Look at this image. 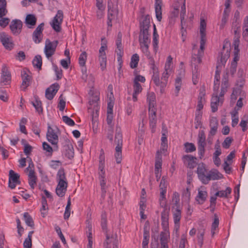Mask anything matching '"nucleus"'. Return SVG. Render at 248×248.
<instances>
[{"label": "nucleus", "mask_w": 248, "mask_h": 248, "mask_svg": "<svg viewBox=\"0 0 248 248\" xmlns=\"http://www.w3.org/2000/svg\"><path fill=\"white\" fill-rule=\"evenodd\" d=\"M198 150L200 158L203 157L206 146V136L204 130H200L198 135Z\"/></svg>", "instance_id": "nucleus-3"}, {"label": "nucleus", "mask_w": 248, "mask_h": 248, "mask_svg": "<svg viewBox=\"0 0 248 248\" xmlns=\"http://www.w3.org/2000/svg\"><path fill=\"white\" fill-rule=\"evenodd\" d=\"M184 163L190 169H193L196 165V158L191 155H185L182 157Z\"/></svg>", "instance_id": "nucleus-25"}, {"label": "nucleus", "mask_w": 248, "mask_h": 248, "mask_svg": "<svg viewBox=\"0 0 248 248\" xmlns=\"http://www.w3.org/2000/svg\"><path fill=\"white\" fill-rule=\"evenodd\" d=\"M205 94V91L204 90L201 91L199 93L196 112L199 111H201V110L203 108V104L205 102L204 98Z\"/></svg>", "instance_id": "nucleus-35"}, {"label": "nucleus", "mask_w": 248, "mask_h": 248, "mask_svg": "<svg viewBox=\"0 0 248 248\" xmlns=\"http://www.w3.org/2000/svg\"><path fill=\"white\" fill-rule=\"evenodd\" d=\"M185 152L188 153L196 151V148L192 143L186 142L184 144Z\"/></svg>", "instance_id": "nucleus-58"}, {"label": "nucleus", "mask_w": 248, "mask_h": 248, "mask_svg": "<svg viewBox=\"0 0 248 248\" xmlns=\"http://www.w3.org/2000/svg\"><path fill=\"white\" fill-rule=\"evenodd\" d=\"M150 27V17L149 15L144 16L142 21L140 22L139 43L140 49L146 55L149 54V47L151 43L150 34L149 29Z\"/></svg>", "instance_id": "nucleus-1"}, {"label": "nucleus", "mask_w": 248, "mask_h": 248, "mask_svg": "<svg viewBox=\"0 0 248 248\" xmlns=\"http://www.w3.org/2000/svg\"><path fill=\"white\" fill-rule=\"evenodd\" d=\"M242 35L246 40H248V16H246L244 20Z\"/></svg>", "instance_id": "nucleus-45"}, {"label": "nucleus", "mask_w": 248, "mask_h": 248, "mask_svg": "<svg viewBox=\"0 0 248 248\" xmlns=\"http://www.w3.org/2000/svg\"><path fill=\"white\" fill-rule=\"evenodd\" d=\"M107 48V46L106 44H102L99 50V61L100 65L102 71L106 68L107 56L105 50Z\"/></svg>", "instance_id": "nucleus-11"}, {"label": "nucleus", "mask_w": 248, "mask_h": 248, "mask_svg": "<svg viewBox=\"0 0 248 248\" xmlns=\"http://www.w3.org/2000/svg\"><path fill=\"white\" fill-rule=\"evenodd\" d=\"M160 240L161 248H169L168 242L170 238V232L169 230H164L160 234Z\"/></svg>", "instance_id": "nucleus-23"}, {"label": "nucleus", "mask_w": 248, "mask_h": 248, "mask_svg": "<svg viewBox=\"0 0 248 248\" xmlns=\"http://www.w3.org/2000/svg\"><path fill=\"white\" fill-rule=\"evenodd\" d=\"M59 88V85L57 83H54L48 87L46 91L45 96L48 100H52Z\"/></svg>", "instance_id": "nucleus-20"}, {"label": "nucleus", "mask_w": 248, "mask_h": 248, "mask_svg": "<svg viewBox=\"0 0 248 248\" xmlns=\"http://www.w3.org/2000/svg\"><path fill=\"white\" fill-rule=\"evenodd\" d=\"M48 210L47 201L44 196L42 197V208L40 209L42 217H45L47 215Z\"/></svg>", "instance_id": "nucleus-43"}, {"label": "nucleus", "mask_w": 248, "mask_h": 248, "mask_svg": "<svg viewBox=\"0 0 248 248\" xmlns=\"http://www.w3.org/2000/svg\"><path fill=\"white\" fill-rule=\"evenodd\" d=\"M162 207L164 209L161 214V225L163 230H169V209L167 208V206Z\"/></svg>", "instance_id": "nucleus-18"}, {"label": "nucleus", "mask_w": 248, "mask_h": 248, "mask_svg": "<svg viewBox=\"0 0 248 248\" xmlns=\"http://www.w3.org/2000/svg\"><path fill=\"white\" fill-rule=\"evenodd\" d=\"M63 18V12L59 10L57 11V14L54 16L52 23H51V27L53 29L58 32L61 30V25L62 22Z\"/></svg>", "instance_id": "nucleus-8"}, {"label": "nucleus", "mask_w": 248, "mask_h": 248, "mask_svg": "<svg viewBox=\"0 0 248 248\" xmlns=\"http://www.w3.org/2000/svg\"><path fill=\"white\" fill-rule=\"evenodd\" d=\"M23 217L25 223L28 226L31 227L34 226V222L32 218L28 212H25L24 213Z\"/></svg>", "instance_id": "nucleus-53"}, {"label": "nucleus", "mask_w": 248, "mask_h": 248, "mask_svg": "<svg viewBox=\"0 0 248 248\" xmlns=\"http://www.w3.org/2000/svg\"><path fill=\"white\" fill-rule=\"evenodd\" d=\"M230 56V49L229 48L226 49L225 45H224L223 49L217 58L216 68L219 69L222 66H224Z\"/></svg>", "instance_id": "nucleus-4"}, {"label": "nucleus", "mask_w": 248, "mask_h": 248, "mask_svg": "<svg viewBox=\"0 0 248 248\" xmlns=\"http://www.w3.org/2000/svg\"><path fill=\"white\" fill-rule=\"evenodd\" d=\"M46 138L49 142L54 145V150L57 151L58 149V136L55 129H53L49 124H48L46 133Z\"/></svg>", "instance_id": "nucleus-5"}, {"label": "nucleus", "mask_w": 248, "mask_h": 248, "mask_svg": "<svg viewBox=\"0 0 248 248\" xmlns=\"http://www.w3.org/2000/svg\"><path fill=\"white\" fill-rule=\"evenodd\" d=\"M58 43L57 40L53 42L50 41L48 39L46 40L44 51L47 58L51 57L55 53Z\"/></svg>", "instance_id": "nucleus-7"}, {"label": "nucleus", "mask_w": 248, "mask_h": 248, "mask_svg": "<svg viewBox=\"0 0 248 248\" xmlns=\"http://www.w3.org/2000/svg\"><path fill=\"white\" fill-rule=\"evenodd\" d=\"M202 52L200 51H198L197 54L193 55L192 56L191 62L192 64L195 66V69L196 70V73H197L196 66L198 64L202 62Z\"/></svg>", "instance_id": "nucleus-38"}, {"label": "nucleus", "mask_w": 248, "mask_h": 248, "mask_svg": "<svg viewBox=\"0 0 248 248\" xmlns=\"http://www.w3.org/2000/svg\"><path fill=\"white\" fill-rule=\"evenodd\" d=\"M139 62V55L137 54H133L131 58V62L130 63V67L132 69L136 68L137 67Z\"/></svg>", "instance_id": "nucleus-51"}, {"label": "nucleus", "mask_w": 248, "mask_h": 248, "mask_svg": "<svg viewBox=\"0 0 248 248\" xmlns=\"http://www.w3.org/2000/svg\"><path fill=\"white\" fill-rule=\"evenodd\" d=\"M219 225V219L216 214L214 215V220L212 224L211 233L213 236L215 233V230L218 228Z\"/></svg>", "instance_id": "nucleus-56"}, {"label": "nucleus", "mask_w": 248, "mask_h": 248, "mask_svg": "<svg viewBox=\"0 0 248 248\" xmlns=\"http://www.w3.org/2000/svg\"><path fill=\"white\" fill-rule=\"evenodd\" d=\"M162 151H157L155 157V171H161L162 159Z\"/></svg>", "instance_id": "nucleus-28"}, {"label": "nucleus", "mask_w": 248, "mask_h": 248, "mask_svg": "<svg viewBox=\"0 0 248 248\" xmlns=\"http://www.w3.org/2000/svg\"><path fill=\"white\" fill-rule=\"evenodd\" d=\"M206 171V168L204 164L203 163L199 164L197 167V173L198 175L199 179L203 183L206 177V175L205 174Z\"/></svg>", "instance_id": "nucleus-29"}, {"label": "nucleus", "mask_w": 248, "mask_h": 248, "mask_svg": "<svg viewBox=\"0 0 248 248\" xmlns=\"http://www.w3.org/2000/svg\"><path fill=\"white\" fill-rule=\"evenodd\" d=\"M232 192V189L230 187H227L225 190L218 191L216 193V196L220 198H228L229 195Z\"/></svg>", "instance_id": "nucleus-44"}, {"label": "nucleus", "mask_w": 248, "mask_h": 248, "mask_svg": "<svg viewBox=\"0 0 248 248\" xmlns=\"http://www.w3.org/2000/svg\"><path fill=\"white\" fill-rule=\"evenodd\" d=\"M99 180L101 187V198L103 201L105 199L106 193L105 171L104 169H99Z\"/></svg>", "instance_id": "nucleus-15"}, {"label": "nucleus", "mask_w": 248, "mask_h": 248, "mask_svg": "<svg viewBox=\"0 0 248 248\" xmlns=\"http://www.w3.org/2000/svg\"><path fill=\"white\" fill-rule=\"evenodd\" d=\"M159 35L157 34V30L155 25H154L153 46L154 49L156 51L158 48Z\"/></svg>", "instance_id": "nucleus-47"}, {"label": "nucleus", "mask_w": 248, "mask_h": 248, "mask_svg": "<svg viewBox=\"0 0 248 248\" xmlns=\"http://www.w3.org/2000/svg\"><path fill=\"white\" fill-rule=\"evenodd\" d=\"M180 3H176L173 6V10L171 12L170 15L172 17H178L179 13Z\"/></svg>", "instance_id": "nucleus-64"}, {"label": "nucleus", "mask_w": 248, "mask_h": 248, "mask_svg": "<svg viewBox=\"0 0 248 248\" xmlns=\"http://www.w3.org/2000/svg\"><path fill=\"white\" fill-rule=\"evenodd\" d=\"M162 0H155V6L156 17L158 21H160L162 19Z\"/></svg>", "instance_id": "nucleus-31"}, {"label": "nucleus", "mask_w": 248, "mask_h": 248, "mask_svg": "<svg viewBox=\"0 0 248 248\" xmlns=\"http://www.w3.org/2000/svg\"><path fill=\"white\" fill-rule=\"evenodd\" d=\"M224 98L220 95L218 96L217 93H214L211 100V108L212 111L215 112L217 110L218 106L220 104H222Z\"/></svg>", "instance_id": "nucleus-14"}, {"label": "nucleus", "mask_w": 248, "mask_h": 248, "mask_svg": "<svg viewBox=\"0 0 248 248\" xmlns=\"http://www.w3.org/2000/svg\"><path fill=\"white\" fill-rule=\"evenodd\" d=\"M150 238L149 230L146 226L143 228V239L142 242V248H148V244Z\"/></svg>", "instance_id": "nucleus-34"}, {"label": "nucleus", "mask_w": 248, "mask_h": 248, "mask_svg": "<svg viewBox=\"0 0 248 248\" xmlns=\"http://www.w3.org/2000/svg\"><path fill=\"white\" fill-rule=\"evenodd\" d=\"M149 124L151 129L152 133H154L155 131L156 124V109H153L149 110Z\"/></svg>", "instance_id": "nucleus-22"}, {"label": "nucleus", "mask_w": 248, "mask_h": 248, "mask_svg": "<svg viewBox=\"0 0 248 248\" xmlns=\"http://www.w3.org/2000/svg\"><path fill=\"white\" fill-rule=\"evenodd\" d=\"M58 184L68 185L66 181L65 173L63 168L60 169L57 174Z\"/></svg>", "instance_id": "nucleus-36"}, {"label": "nucleus", "mask_w": 248, "mask_h": 248, "mask_svg": "<svg viewBox=\"0 0 248 248\" xmlns=\"http://www.w3.org/2000/svg\"><path fill=\"white\" fill-rule=\"evenodd\" d=\"M223 178V175L220 173L217 170H210L209 173L206 175V177L204 181L203 184H206L208 183V182L212 180H216L221 179Z\"/></svg>", "instance_id": "nucleus-21"}, {"label": "nucleus", "mask_w": 248, "mask_h": 248, "mask_svg": "<svg viewBox=\"0 0 248 248\" xmlns=\"http://www.w3.org/2000/svg\"><path fill=\"white\" fill-rule=\"evenodd\" d=\"M182 84V79L181 78L178 77L175 79V95L177 96L179 94V92L181 89Z\"/></svg>", "instance_id": "nucleus-62"}, {"label": "nucleus", "mask_w": 248, "mask_h": 248, "mask_svg": "<svg viewBox=\"0 0 248 248\" xmlns=\"http://www.w3.org/2000/svg\"><path fill=\"white\" fill-rule=\"evenodd\" d=\"M230 14V11H227V10H224L223 13V16L221 19V23L219 25L220 29H223L226 23L228 21Z\"/></svg>", "instance_id": "nucleus-48"}, {"label": "nucleus", "mask_w": 248, "mask_h": 248, "mask_svg": "<svg viewBox=\"0 0 248 248\" xmlns=\"http://www.w3.org/2000/svg\"><path fill=\"white\" fill-rule=\"evenodd\" d=\"M65 142L66 144L63 146L64 155L65 157L71 159L74 156V148L69 140H66Z\"/></svg>", "instance_id": "nucleus-24"}, {"label": "nucleus", "mask_w": 248, "mask_h": 248, "mask_svg": "<svg viewBox=\"0 0 248 248\" xmlns=\"http://www.w3.org/2000/svg\"><path fill=\"white\" fill-rule=\"evenodd\" d=\"M179 202H180V195L177 192H174L173 193L171 202L173 204L175 205L176 207H180L179 206Z\"/></svg>", "instance_id": "nucleus-57"}, {"label": "nucleus", "mask_w": 248, "mask_h": 248, "mask_svg": "<svg viewBox=\"0 0 248 248\" xmlns=\"http://www.w3.org/2000/svg\"><path fill=\"white\" fill-rule=\"evenodd\" d=\"M181 213V210L180 207L175 208L174 210L173 211L174 223L175 226H177L178 227H179L180 226V221L182 217Z\"/></svg>", "instance_id": "nucleus-32"}, {"label": "nucleus", "mask_w": 248, "mask_h": 248, "mask_svg": "<svg viewBox=\"0 0 248 248\" xmlns=\"http://www.w3.org/2000/svg\"><path fill=\"white\" fill-rule=\"evenodd\" d=\"M29 183L32 189H34L35 186L36 185L37 177L35 174L34 171H31V172L28 173Z\"/></svg>", "instance_id": "nucleus-41"}, {"label": "nucleus", "mask_w": 248, "mask_h": 248, "mask_svg": "<svg viewBox=\"0 0 248 248\" xmlns=\"http://www.w3.org/2000/svg\"><path fill=\"white\" fill-rule=\"evenodd\" d=\"M32 64L34 67H37L39 69H41L42 65V59L40 55H36L32 61Z\"/></svg>", "instance_id": "nucleus-50"}, {"label": "nucleus", "mask_w": 248, "mask_h": 248, "mask_svg": "<svg viewBox=\"0 0 248 248\" xmlns=\"http://www.w3.org/2000/svg\"><path fill=\"white\" fill-rule=\"evenodd\" d=\"M205 233V230L204 229H201L198 231L197 238L198 242L200 246L201 247L202 246L203 242V236Z\"/></svg>", "instance_id": "nucleus-60"}, {"label": "nucleus", "mask_w": 248, "mask_h": 248, "mask_svg": "<svg viewBox=\"0 0 248 248\" xmlns=\"http://www.w3.org/2000/svg\"><path fill=\"white\" fill-rule=\"evenodd\" d=\"M22 25V22L20 20H12L10 25V28L12 33L15 35L19 34L21 31Z\"/></svg>", "instance_id": "nucleus-19"}, {"label": "nucleus", "mask_w": 248, "mask_h": 248, "mask_svg": "<svg viewBox=\"0 0 248 248\" xmlns=\"http://www.w3.org/2000/svg\"><path fill=\"white\" fill-rule=\"evenodd\" d=\"M152 80L156 86L160 88V93H163L167 84L161 79L160 80L158 71L154 72Z\"/></svg>", "instance_id": "nucleus-16"}, {"label": "nucleus", "mask_w": 248, "mask_h": 248, "mask_svg": "<svg viewBox=\"0 0 248 248\" xmlns=\"http://www.w3.org/2000/svg\"><path fill=\"white\" fill-rule=\"evenodd\" d=\"M229 86L228 80L226 78H224L222 79V82L221 84V92L220 93L219 95L221 97H223L224 94L227 91V88Z\"/></svg>", "instance_id": "nucleus-49"}, {"label": "nucleus", "mask_w": 248, "mask_h": 248, "mask_svg": "<svg viewBox=\"0 0 248 248\" xmlns=\"http://www.w3.org/2000/svg\"><path fill=\"white\" fill-rule=\"evenodd\" d=\"M68 185L58 184L56 188V193L60 197H62L64 196L67 190Z\"/></svg>", "instance_id": "nucleus-39"}, {"label": "nucleus", "mask_w": 248, "mask_h": 248, "mask_svg": "<svg viewBox=\"0 0 248 248\" xmlns=\"http://www.w3.org/2000/svg\"><path fill=\"white\" fill-rule=\"evenodd\" d=\"M122 148L119 147H116L115 148L116 153L115 157L116 162L118 164L120 163L122 161Z\"/></svg>", "instance_id": "nucleus-61"}, {"label": "nucleus", "mask_w": 248, "mask_h": 248, "mask_svg": "<svg viewBox=\"0 0 248 248\" xmlns=\"http://www.w3.org/2000/svg\"><path fill=\"white\" fill-rule=\"evenodd\" d=\"M9 176L8 186L10 188L14 189L16 185L20 184V175L13 170H11L9 171Z\"/></svg>", "instance_id": "nucleus-10"}, {"label": "nucleus", "mask_w": 248, "mask_h": 248, "mask_svg": "<svg viewBox=\"0 0 248 248\" xmlns=\"http://www.w3.org/2000/svg\"><path fill=\"white\" fill-rule=\"evenodd\" d=\"M37 19L35 16L33 15L29 14L26 16L25 22L27 25H30L28 26L29 28H32L36 23Z\"/></svg>", "instance_id": "nucleus-40"}, {"label": "nucleus", "mask_w": 248, "mask_h": 248, "mask_svg": "<svg viewBox=\"0 0 248 248\" xmlns=\"http://www.w3.org/2000/svg\"><path fill=\"white\" fill-rule=\"evenodd\" d=\"M31 103L33 107L35 108L36 110L39 113H41L43 112L42 103L40 100L36 98L35 101L34 102H32Z\"/></svg>", "instance_id": "nucleus-59"}, {"label": "nucleus", "mask_w": 248, "mask_h": 248, "mask_svg": "<svg viewBox=\"0 0 248 248\" xmlns=\"http://www.w3.org/2000/svg\"><path fill=\"white\" fill-rule=\"evenodd\" d=\"M181 2L180 3V7H181V12H180V18H181V23L182 26H183V22H184V19L186 16V0H181Z\"/></svg>", "instance_id": "nucleus-42"}, {"label": "nucleus", "mask_w": 248, "mask_h": 248, "mask_svg": "<svg viewBox=\"0 0 248 248\" xmlns=\"http://www.w3.org/2000/svg\"><path fill=\"white\" fill-rule=\"evenodd\" d=\"M202 118V112L199 111L196 112V116L195 118V128L198 129L201 128L202 126V123L201 121Z\"/></svg>", "instance_id": "nucleus-46"}, {"label": "nucleus", "mask_w": 248, "mask_h": 248, "mask_svg": "<svg viewBox=\"0 0 248 248\" xmlns=\"http://www.w3.org/2000/svg\"><path fill=\"white\" fill-rule=\"evenodd\" d=\"M231 114L232 118V125L234 127L237 124L239 121L238 110H236L235 108L234 110L231 112Z\"/></svg>", "instance_id": "nucleus-52"}, {"label": "nucleus", "mask_w": 248, "mask_h": 248, "mask_svg": "<svg viewBox=\"0 0 248 248\" xmlns=\"http://www.w3.org/2000/svg\"><path fill=\"white\" fill-rule=\"evenodd\" d=\"M11 80V75L7 67L3 64L1 69V76L0 84L1 85H8L10 83Z\"/></svg>", "instance_id": "nucleus-13"}, {"label": "nucleus", "mask_w": 248, "mask_h": 248, "mask_svg": "<svg viewBox=\"0 0 248 248\" xmlns=\"http://www.w3.org/2000/svg\"><path fill=\"white\" fill-rule=\"evenodd\" d=\"M115 142L117 144L116 147H122L123 136L121 129L117 127L115 137Z\"/></svg>", "instance_id": "nucleus-37"}, {"label": "nucleus", "mask_w": 248, "mask_h": 248, "mask_svg": "<svg viewBox=\"0 0 248 248\" xmlns=\"http://www.w3.org/2000/svg\"><path fill=\"white\" fill-rule=\"evenodd\" d=\"M133 93L132 94V99L134 102L138 100V95L142 91V88L139 82H133Z\"/></svg>", "instance_id": "nucleus-33"}, {"label": "nucleus", "mask_w": 248, "mask_h": 248, "mask_svg": "<svg viewBox=\"0 0 248 248\" xmlns=\"http://www.w3.org/2000/svg\"><path fill=\"white\" fill-rule=\"evenodd\" d=\"M7 2L6 0H0V26L5 28L9 24L10 19L8 18H2L7 13L6 9Z\"/></svg>", "instance_id": "nucleus-6"}, {"label": "nucleus", "mask_w": 248, "mask_h": 248, "mask_svg": "<svg viewBox=\"0 0 248 248\" xmlns=\"http://www.w3.org/2000/svg\"><path fill=\"white\" fill-rule=\"evenodd\" d=\"M161 146V147L160 151H161L162 152L166 151L168 145L167 139L165 133H162Z\"/></svg>", "instance_id": "nucleus-55"}, {"label": "nucleus", "mask_w": 248, "mask_h": 248, "mask_svg": "<svg viewBox=\"0 0 248 248\" xmlns=\"http://www.w3.org/2000/svg\"><path fill=\"white\" fill-rule=\"evenodd\" d=\"M112 6V3L109 1H108V19H114L115 17V15L116 13V11L113 10V9L111 7Z\"/></svg>", "instance_id": "nucleus-54"}, {"label": "nucleus", "mask_w": 248, "mask_h": 248, "mask_svg": "<svg viewBox=\"0 0 248 248\" xmlns=\"http://www.w3.org/2000/svg\"><path fill=\"white\" fill-rule=\"evenodd\" d=\"M167 185L168 184L166 177L163 176L161 178L159 185L160 197L159 201L161 207L166 206L167 201L166 198V194L167 192Z\"/></svg>", "instance_id": "nucleus-2"}, {"label": "nucleus", "mask_w": 248, "mask_h": 248, "mask_svg": "<svg viewBox=\"0 0 248 248\" xmlns=\"http://www.w3.org/2000/svg\"><path fill=\"white\" fill-rule=\"evenodd\" d=\"M44 23H41L37 27L33 32L32 39L36 44L39 43L42 40L43 35L42 31L44 30Z\"/></svg>", "instance_id": "nucleus-17"}, {"label": "nucleus", "mask_w": 248, "mask_h": 248, "mask_svg": "<svg viewBox=\"0 0 248 248\" xmlns=\"http://www.w3.org/2000/svg\"><path fill=\"white\" fill-rule=\"evenodd\" d=\"M87 54L85 51L81 53L78 58V62L80 66H85Z\"/></svg>", "instance_id": "nucleus-63"}, {"label": "nucleus", "mask_w": 248, "mask_h": 248, "mask_svg": "<svg viewBox=\"0 0 248 248\" xmlns=\"http://www.w3.org/2000/svg\"><path fill=\"white\" fill-rule=\"evenodd\" d=\"M30 72L27 69H24L21 71V76L22 80L21 88L23 90L25 91L27 88L30 86L31 76L29 74Z\"/></svg>", "instance_id": "nucleus-12"}, {"label": "nucleus", "mask_w": 248, "mask_h": 248, "mask_svg": "<svg viewBox=\"0 0 248 248\" xmlns=\"http://www.w3.org/2000/svg\"><path fill=\"white\" fill-rule=\"evenodd\" d=\"M0 41L6 49L10 50L14 47L12 37L5 32L0 33Z\"/></svg>", "instance_id": "nucleus-9"}, {"label": "nucleus", "mask_w": 248, "mask_h": 248, "mask_svg": "<svg viewBox=\"0 0 248 248\" xmlns=\"http://www.w3.org/2000/svg\"><path fill=\"white\" fill-rule=\"evenodd\" d=\"M207 196L208 194L206 191L199 189L195 200L198 204H202L206 201Z\"/></svg>", "instance_id": "nucleus-27"}, {"label": "nucleus", "mask_w": 248, "mask_h": 248, "mask_svg": "<svg viewBox=\"0 0 248 248\" xmlns=\"http://www.w3.org/2000/svg\"><path fill=\"white\" fill-rule=\"evenodd\" d=\"M147 99L149 103V110H155V106L156 105V97L154 92H149L147 95Z\"/></svg>", "instance_id": "nucleus-30"}, {"label": "nucleus", "mask_w": 248, "mask_h": 248, "mask_svg": "<svg viewBox=\"0 0 248 248\" xmlns=\"http://www.w3.org/2000/svg\"><path fill=\"white\" fill-rule=\"evenodd\" d=\"M209 126L210 130L209 133H210V135H215L217 133L218 126V122L216 117H212L210 118Z\"/></svg>", "instance_id": "nucleus-26"}]
</instances>
